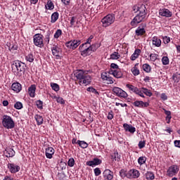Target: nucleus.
I'll return each mask as SVG.
<instances>
[{
	"instance_id": "f257e3e1",
	"label": "nucleus",
	"mask_w": 180,
	"mask_h": 180,
	"mask_svg": "<svg viewBox=\"0 0 180 180\" xmlns=\"http://www.w3.org/2000/svg\"><path fill=\"white\" fill-rule=\"evenodd\" d=\"M75 77L77 79L79 80V85L84 84V85H89L92 81V78L91 76L85 74V72L82 70H77L74 73Z\"/></svg>"
},
{
	"instance_id": "f03ea898",
	"label": "nucleus",
	"mask_w": 180,
	"mask_h": 180,
	"mask_svg": "<svg viewBox=\"0 0 180 180\" xmlns=\"http://www.w3.org/2000/svg\"><path fill=\"white\" fill-rule=\"evenodd\" d=\"M11 68L13 72H16L18 77H22V75H25V72H26V65L20 60L13 61L11 65Z\"/></svg>"
},
{
	"instance_id": "7ed1b4c3",
	"label": "nucleus",
	"mask_w": 180,
	"mask_h": 180,
	"mask_svg": "<svg viewBox=\"0 0 180 180\" xmlns=\"http://www.w3.org/2000/svg\"><path fill=\"white\" fill-rule=\"evenodd\" d=\"M2 125L5 129H13L15 127V121L12 119V117L4 115L2 117Z\"/></svg>"
},
{
	"instance_id": "20e7f679",
	"label": "nucleus",
	"mask_w": 180,
	"mask_h": 180,
	"mask_svg": "<svg viewBox=\"0 0 180 180\" xmlns=\"http://www.w3.org/2000/svg\"><path fill=\"white\" fill-rule=\"evenodd\" d=\"M113 22H115V14L113 13L107 15L101 20L103 27H108V26H110Z\"/></svg>"
},
{
	"instance_id": "39448f33",
	"label": "nucleus",
	"mask_w": 180,
	"mask_h": 180,
	"mask_svg": "<svg viewBox=\"0 0 180 180\" xmlns=\"http://www.w3.org/2000/svg\"><path fill=\"white\" fill-rule=\"evenodd\" d=\"M146 17H147V15L139 13L131 21V23H130L131 26H133L134 27L137 26L139 23H141V22H144V20H146Z\"/></svg>"
},
{
	"instance_id": "423d86ee",
	"label": "nucleus",
	"mask_w": 180,
	"mask_h": 180,
	"mask_svg": "<svg viewBox=\"0 0 180 180\" xmlns=\"http://www.w3.org/2000/svg\"><path fill=\"white\" fill-rule=\"evenodd\" d=\"M34 46H37V47H39V49L44 47V41H43V34H36L34 36Z\"/></svg>"
},
{
	"instance_id": "0eeeda50",
	"label": "nucleus",
	"mask_w": 180,
	"mask_h": 180,
	"mask_svg": "<svg viewBox=\"0 0 180 180\" xmlns=\"http://www.w3.org/2000/svg\"><path fill=\"white\" fill-rule=\"evenodd\" d=\"M112 92L114 94H115V95L117 96H119V98H127V96H129V95L127 94V93L126 91H124L123 89L119 88V87H113L112 88Z\"/></svg>"
},
{
	"instance_id": "6e6552de",
	"label": "nucleus",
	"mask_w": 180,
	"mask_h": 180,
	"mask_svg": "<svg viewBox=\"0 0 180 180\" xmlns=\"http://www.w3.org/2000/svg\"><path fill=\"white\" fill-rule=\"evenodd\" d=\"M179 171V168H178V166L173 165L170 166L167 171V176H170L172 178V176H174V175H176Z\"/></svg>"
},
{
	"instance_id": "1a4fd4ad",
	"label": "nucleus",
	"mask_w": 180,
	"mask_h": 180,
	"mask_svg": "<svg viewBox=\"0 0 180 180\" xmlns=\"http://www.w3.org/2000/svg\"><path fill=\"white\" fill-rule=\"evenodd\" d=\"M126 86L127 88H128V89H129V91H131V92H134V94H136V95H139L141 98H145L144 94H143V91H141V90H139V88L129 84H127Z\"/></svg>"
},
{
	"instance_id": "9d476101",
	"label": "nucleus",
	"mask_w": 180,
	"mask_h": 180,
	"mask_svg": "<svg viewBox=\"0 0 180 180\" xmlns=\"http://www.w3.org/2000/svg\"><path fill=\"white\" fill-rule=\"evenodd\" d=\"M79 50L82 57H88V56H91V54H92V50H91V46L89 45L88 48L82 49V47H79Z\"/></svg>"
},
{
	"instance_id": "9b49d317",
	"label": "nucleus",
	"mask_w": 180,
	"mask_h": 180,
	"mask_svg": "<svg viewBox=\"0 0 180 180\" xmlns=\"http://www.w3.org/2000/svg\"><path fill=\"white\" fill-rule=\"evenodd\" d=\"M8 168L11 174H16L20 171V167L14 163H8Z\"/></svg>"
},
{
	"instance_id": "f8f14e48",
	"label": "nucleus",
	"mask_w": 180,
	"mask_h": 180,
	"mask_svg": "<svg viewBox=\"0 0 180 180\" xmlns=\"http://www.w3.org/2000/svg\"><path fill=\"white\" fill-rule=\"evenodd\" d=\"M103 176L104 180H112L113 179V172L110 171L109 169H106L103 172Z\"/></svg>"
},
{
	"instance_id": "ddd939ff",
	"label": "nucleus",
	"mask_w": 180,
	"mask_h": 180,
	"mask_svg": "<svg viewBox=\"0 0 180 180\" xmlns=\"http://www.w3.org/2000/svg\"><path fill=\"white\" fill-rule=\"evenodd\" d=\"M127 176V178L132 176V178L137 179L140 176V172L136 169H132L128 172Z\"/></svg>"
},
{
	"instance_id": "4468645a",
	"label": "nucleus",
	"mask_w": 180,
	"mask_h": 180,
	"mask_svg": "<svg viewBox=\"0 0 180 180\" xmlns=\"http://www.w3.org/2000/svg\"><path fill=\"white\" fill-rule=\"evenodd\" d=\"M51 51H52L53 56H56L57 60L60 58V54H61V53L63 52L61 49H60V47L56 45H53V46L51 48Z\"/></svg>"
},
{
	"instance_id": "2eb2a0df",
	"label": "nucleus",
	"mask_w": 180,
	"mask_h": 180,
	"mask_svg": "<svg viewBox=\"0 0 180 180\" xmlns=\"http://www.w3.org/2000/svg\"><path fill=\"white\" fill-rule=\"evenodd\" d=\"M132 105L136 108H148L150 106L148 102H143V101H136L132 103Z\"/></svg>"
},
{
	"instance_id": "dca6fc26",
	"label": "nucleus",
	"mask_w": 180,
	"mask_h": 180,
	"mask_svg": "<svg viewBox=\"0 0 180 180\" xmlns=\"http://www.w3.org/2000/svg\"><path fill=\"white\" fill-rule=\"evenodd\" d=\"M86 164L88 165V167H96V165H100V164H102V160L98 158H96L93 160L86 162Z\"/></svg>"
},
{
	"instance_id": "f3484780",
	"label": "nucleus",
	"mask_w": 180,
	"mask_h": 180,
	"mask_svg": "<svg viewBox=\"0 0 180 180\" xmlns=\"http://www.w3.org/2000/svg\"><path fill=\"white\" fill-rule=\"evenodd\" d=\"M159 15H160V16H164L165 18H171V16H172V12L169 9L162 8L159 11Z\"/></svg>"
},
{
	"instance_id": "a211bd4d",
	"label": "nucleus",
	"mask_w": 180,
	"mask_h": 180,
	"mask_svg": "<svg viewBox=\"0 0 180 180\" xmlns=\"http://www.w3.org/2000/svg\"><path fill=\"white\" fill-rule=\"evenodd\" d=\"M55 151L56 150H54V148H53V147H48L47 148H46L45 155L46 158L51 160V158H53V155H54Z\"/></svg>"
},
{
	"instance_id": "6ab92c4d",
	"label": "nucleus",
	"mask_w": 180,
	"mask_h": 180,
	"mask_svg": "<svg viewBox=\"0 0 180 180\" xmlns=\"http://www.w3.org/2000/svg\"><path fill=\"white\" fill-rule=\"evenodd\" d=\"M124 129L125 131H129V133H131V134H134L136 132V127H133L131 124H129L127 123H124L123 124Z\"/></svg>"
},
{
	"instance_id": "aec40b11",
	"label": "nucleus",
	"mask_w": 180,
	"mask_h": 180,
	"mask_svg": "<svg viewBox=\"0 0 180 180\" xmlns=\"http://www.w3.org/2000/svg\"><path fill=\"white\" fill-rule=\"evenodd\" d=\"M11 89L14 91V92L19 94V92L22 91V84L19 82L13 83L11 85Z\"/></svg>"
},
{
	"instance_id": "412c9836",
	"label": "nucleus",
	"mask_w": 180,
	"mask_h": 180,
	"mask_svg": "<svg viewBox=\"0 0 180 180\" xmlns=\"http://www.w3.org/2000/svg\"><path fill=\"white\" fill-rule=\"evenodd\" d=\"M4 154L6 157H7V158H11L12 157H15V150H13V149L8 148L5 150Z\"/></svg>"
},
{
	"instance_id": "4be33fe9",
	"label": "nucleus",
	"mask_w": 180,
	"mask_h": 180,
	"mask_svg": "<svg viewBox=\"0 0 180 180\" xmlns=\"http://www.w3.org/2000/svg\"><path fill=\"white\" fill-rule=\"evenodd\" d=\"M28 94L31 98H34L36 94V85L32 84L28 88Z\"/></svg>"
},
{
	"instance_id": "5701e85b",
	"label": "nucleus",
	"mask_w": 180,
	"mask_h": 180,
	"mask_svg": "<svg viewBox=\"0 0 180 180\" xmlns=\"http://www.w3.org/2000/svg\"><path fill=\"white\" fill-rule=\"evenodd\" d=\"M152 44L155 47H161V39L158 37H153L152 38Z\"/></svg>"
},
{
	"instance_id": "b1692460",
	"label": "nucleus",
	"mask_w": 180,
	"mask_h": 180,
	"mask_svg": "<svg viewBox=\"0 0 180 180\" xmlns=\"http://www.w3.org/2000/svg\"><path fill=\"white\" fill-rule=\"evenodd\" d=\"M109 74L113 75L115 78H122L123 77V73L120 70H111Z\"/></svg>"
},
{
	"instance_id": "393cba45",
	"label": "nucleus",
	"mask_w": 180,
	"mask_h": 180,
	"mask_svg": "<svg viewBox=\"0 0 180 180\" xmlns=\"http://www.w3.org/2000/svg\"><path fill=\"white\" fill-rule=\"evenodd\" d=\"M136 36H143V34H145L146 30L143 27H138V28L135 31Z\"/></svg>"
},
{
	"instance_id": "a878e982",
	"label": "nucleus",
	"mask_w": 180,
	"mask_h": 180,
	"mask_svg": "<svg viewBox=\"0 0 180 180\" xmlns=\"http://www.w3.org/2000/svg\"><path fill=\"white\" fill-rule=\"evenodd\" d=\"M34 119L38 126H41V124H43V122H44V120H43V117L39 115H36Z\"/></svg>"
},
{
	"instance_id": "bb28decb",
	"label": "nucleus",
	"mask_w": 180,
	"mask_h": 180,
	"mask_svg": "<svg viewBox=\"0 0 180 180\" xmlns=\"http://www.w3.org/2000/svg\"><path fill=\"white\" fill-rule=\"evenodd\" d=\"M139 13H142L143 15H147V8L146 7V4H141L139 7Z\"/></svg>"
},
{
	"instance_id": "cd10ccee",
	"label": "nucleus",
	"mask_w": 180,
	"mask_h": 180,
	"mask_svg": "<svg viewBox=\"0 0 180 180\" xmlns=\"http://www.w3.org/2000/svg\"><path fill=\"white\" fill-rule=\"evenodd\" d=\"M146 179L147 180H153L155 179V176L153 172H147L145 174Z\"/></svg>"
},
{
	"instance_id": "c85d7f7f",
	"label": "nucleus",
	"mask_w": 180,
	"mask_h": 180,
	"mask_svg": "<svg viewBox=\"0 0 180 180\" xmlns=\"http://www.w3.org/2000/svg\"><path fill=\"white\" fill-rule=\"evenodd\" d=\"M58 16L59 14L58 12H55L51 15V23H56V22H57V20H58Z\"/></svg>"
},
{
	"instance_id": "c756f323",
	"label": "nucleus",
	"mask_w": 180,
	"mask_h": 180,
	"mask_svg": "<svg viewBox=\"0 0 180 180\" xmlns=\"http://www.w3.org/2000/svg\"><path fill=\"white\" fill-rule=\"evenodd\" d=\"M111 160L112 161H120V155H119V153L115 152L111 155Z\"/></svg>"
},
{
	"instance_id": "7c9ffc66",
	"label": "nucleus",
	"mask_w": 180,
	"mask_h": 180,
	"mask_svg": "<svg viewBox=\"0 0 180 180\" xmlns=\"http://www.w3.org/2000/svg\"><path fill=\"white\" fill-rule=\"evenodd\" d=\"M141 89H142L141 91L142 94H145L146 96H149V97L153 96V93H151V91H150L148 89L142 87Z\"/></svg>"
},
{
	"instance_id": "2f4dec72",
	"label": "nucleus",
	"mask_w": 180,
	"mask_h": 180,
	"mask_svg": "<svg viewBox=\"0 0 180 180\" xmlns=\"http://www.w3.org/2000/svg\"><path fill=\"white\" fill-rule=\"evenodd\" d=\"M89 46H90V49L93 53V52L96 51V50H98V49H99V47H101V43H96L92 45L90 44Z\"/></svg>"
},
{
	"instance_id": "473e14b6",
	"label": "nucleus",
	"mask_w": 180,
	"mask_h": 180,
	"mask_svg": "<svg viewBox=\"0 0 180 180\" xmlns=\"http://www.w3.org/2000/svg\"><path fill=\"white\" fill-rule=\"evenodd\" d=\"M137 65H139V63H136L135 66L131 69V72L135 76L139 75L140 74V70L137 69Z\"/></svg>"
},
{
	"instance_id": "72a5a7b5",
	"label": "nucleus",
	"mask_w": 180,
	"mask_h": 180,
	"mask_svg": "<svg viewBox=\"0 0 180 180\" xmlns=\"http://www.w3.org/2000/svg\"><path fill=\"white\" fill-rule=\"evenodd\" d=\"M25 60L29 63H33V61H34V56H33L32 53H30L25 56Z\"/></svg>"
},
{
	"instance_id": "f704fd0d",
	"label": "nucleus",
	"mask_w": 180,
	"mask_h": 180,
	"mask_svg": "<svg viewBox=\"0 0 180 180\" xmlns=\"http://www.w3.org/2000/svg\"><path fill=\"white\" fill-rule=\"evenodd\" d=\"M77 143L81 148H88V143H86V142H85L84 141L78 140Z\"/></svg>"
},
{
	"instance_id": "c9c22d12",
	"label": "nucleus",
	"mask_w": 180,
	"mask_h": 180,
	"mask_svg": "<svg viewBox=\"0 0 180 180\" xmlns=\"http://www.w3.org/2000/svg\"><path fill=\"white\" fill-rule=\"evenodd\" d=\"M72 43L73 44V50H75L79 44H81V40L79 39H74L72 41Z\"/></svg>"
},
{
	"instance_id": "e433bc0d",
	"label": "nucleus",
	"mask_w": 180,
	"mask_h": 180,
	"mask_svg": "<svg viewBox=\"0 0 180 180\" xmlns=\"http://www.w3.org/2000/svg\"><path fill=\"white\" fill-rule=\"evenodd\" d=\"M111 60H119L120 58V55L118 52H114L110 55Z\"/></svg>"
},
{
	"instance_id": "4c0bfd02",
	"label": "nucleus",
	"mask_w": 180,
	"mask_h": 180,
	"mask_svg": "<svg viewBox=\"0 0 180 180\" xmlns=\"http://www.w3.org/2000/svg\"><path fill=\"white\" fill-rule=\"evenodd\" d=\"M46 9H54V4H53V2H51V0H49L47 1L46 5L45 6Z\"/></svg>"
},
{
	"instance_id": "58836bf2",
	"label": "nucleus",
	"mask_w": 180,
	"mask_h": 180,
	"mask_svg": "<svg viewBox=\"0 0 180 180\" xmlns=\"http://www.w3.org/2000/svg\"><path fill=\"white\" fill-rule=\"evenodd\" d=\"M51 86L56 92H58V91H60V86L57 83H51Z\"/></svg>"
},
{
	"instance_id": "ea45409f",
	"label": "nucleus",
	"mask_w": 180,
	"mask_h": 180,
	"mask_svg": "<svg viewBox=\"0 0 180 180\" xmlns=\"http://www.w3.org/2000/svg\"><path fill=\"white\" fill-rule=\"evenodd\" d=\"M87 92H91L92 94H95V95H99V92L96 90V89L93 88L92 86L88 87L86 89Z\"/></svg>"
},
{
	"instance_id": "a19ab883",
	"label": "nucleus",
	"mask_w": 180,
	"mask_h": 180,
	"mask_svg": "<svg viewBox=\"0 0 180 180\" xmlns=\"http://www.w3.org/2000/svg\"><path fill=\"white\" fill-rule=\"evenodd\" d=\"M142 68L146 72H150V71H151V66L147 63L143 64Z\"/></svg>"
},
{
	"instance_id": "79ce46f5",
	"label": "nucleus",
	"mask_w": 180,
	"mask_h": 180,
	"mask_svg": "<svg viewBox=\"0 0 180 180\" xmlns=\"http://www.w3.org/2000/svg\"><path fill=\"white\" fill-rule=\"evenodd\" d=\"M146 161H147L146 157H140L138 159V164H139V165H143V164H146Z\"/></svg>"
},
{
	"instance_id": "37998d69",
	"label": "nucleus",
	"mask_w": 180,
	"mask_h": 180,
	"mask_svg": "<svg viewBox=\"0 0 180 180\" xmlns=\"http://www.w3.org/2000/svg\"><path fill=\"white\" fill-rule=\"evenodd\" d=\"M163 65H168L169 64V59L167 56H163L162 58Z\"/></svg>"
},
{
	"instance_id": "c03bdc74",
	"label": "nucleus",
	"mask_w": 180,
	"mask_h": 180,
	"mask_svg": "<svg viewBox=\"0 0 180 180\" xmlns=\"http://www.w3.org/2000/svg\"><path fill=\"white\" fill-rule=\"evenodd\" d=\"M14 108L15 109L20 110L23 108V104H22L21 102L18 101L14 104Z\"/></svg>"
},
{
	"instance_id": "a18cd8bd",
	"label": "nucleus",
	"mask_w": 180,
	"mask_h": 180,
	"mask_svg": "<svg viewBox=\"0 0 180 180\" xmlns=\"http://www.w3.org/2000/svg\"><path fill=\"white\" fill-rule=\"evenodd\" d=\"M36 105H37V108H38V109H43V101H41V100H37L36 101Z\"/></svg>"
},
{
	"instance_id": "49530a36",
	"label": "nucleus",
	"mask_w": 180,
	"mask_h": 180,
	"mask_svg": "<svg viewBox=\"0 0 180 180\" xmlns=\"http://www.w3.org/2000/svg\"><path fill=\"white\" fill-rule=\"evenodd\" d=\"M61 34H63V31L61 30H57L56 32L54 34V38L55 39H58V37H60V36H61Z\"/></svg>"
},
{
	"instance_id": "de8ad7c7",
	"label": "nucleus",
	"mask_w": 180,
	"mask_h": 180,
	"mask_svg": "<svg viewBox=\"0 0 180 180\" xmlns=\"http://www.w3.org/2000/svg\"><path fill=\"white\" fill-rule=\"evenodd\" d=\"M8 49L10 50V51H15L18 50V45L11 44L8 46Z\"/></svg>"
},
{
	"instance_id": "09e8293b",
	"label": "nucleus",
	"mask_w": 180,
	"mask_h": 180,
	"mask_svg": "<svg viewBox=\"0 0 180 180\" xmlns=\"http://www.w3.org/2000/svg\"><path fill=\"white\" fill-rule=\"evenodd\" d=\"M75 165V160H74V158H71L70 159H69L68 162V165L69 167H73Z\"/></svg>"
},
{
	"instance_id": "8fccbe9b",
	"label": "nucleus",
	"mask_w": 180,
	"mask_h": 180,
	"mask_svg": "<svg viewBox=\"0 0 180 180\" xmlns=\"http://www.w3.org/2000/svg\"><path fill=\"white\" fill-rule=\"evenodd\" d=\"M65 46L66 47H68V49H72V50H74V45L72 44V41L66 42Z\"/></svg>"
},
{
	"instance_id": "3c124183",
	"label": "nucleus",
	"mask_w": 180,
	"mask_h": 180,
	"mask_svg": "<svg viewBox=\"0 0 180 180\" xmlns=\"http://www.w3.org/2000/svg\"><path fill=\"white\" fill-rule=\"evenodd\" d=\"M139 148H144L146 147V141H141L138 144Z\"/></svg>"
},
{
	"instance_id": "603ef678",
	"label": "nucleus",
	"mask_w": 180,
	"mask_h": 180,
	"mask_svg": "<svg viewBox=\"0 0 180 180\" xmlns=\"http://www.w3.org/2000/svg\"><path fill=\"white\" fill-rule=\"evenodd\" d=\"M150 57L151 61H155V60H157V58L158 57V55L155 53H150Z\"/></svg>"
},
{
	"instance_id": "864d4df0",
	"label": "nucleus",
	"mask_w": 180,
	"mask_h": 180,
	"mask_svg": "<svg viewBox=\"0 0 180 180\" xmlns=\"http://www.w3.org/2000/svg\"><path fill=\"white\" fill-rule=\"evenodd\" d=\"M56 101L58 102V103H60L61 105H64V103H65V101H64V98H63V97H58L56 98Z\"/></svg>"
},
{
	"instance_id": "5fc2aeb1",
	"label": "nucleus",
	"mask_w": 180,
	"mask_h": 180,
	"mask_svg": "<svg viewBox=\"0 0 180 180\" xmlns=\"http://www.w3.org/2000/svg\"><path fill=\"white\" fill-rule=\"evenodd\" d=\"M120 175L121 178H125V176H127V174H126V171L123 169L120 171Z\"/></svg>"
},
{
	"instance_id": "6e6d98bb",
	"label": "nucleus",
	"mask_w": 180,
	"mask_h": 180,
	"mask_svg": "<svg viewBox=\"0 0 180 180\" xmlns=\"http://www.w3.org/2000/svg\"><path fill=\"white\" fill-rule=\"evenodd\" d=\"M94 174L96 176H99V175L101 174V169L98 167L94 169Z\"/></svg>"
},
{
	"instance_id": "4d7b16f0",
	"label": "nucleus",
	"mask_w": 180,
	"mask_h": 180,
	"mask_svg": "<svg viewBox=\"0 0 180 180\" xmlns=\"http://www.w3.org/2000/svg\"><path fill=\"white\" fill-rule=\"evenodd\" d=\"M170 41H171V38L168 37H163V43L165 44H168V43H169Z\"/></svg>"
},
{
	"instance_id": "13d9d810",
	"label": "nucleus",
	"mask_w": 180,
	"mask_h": 180,
	"mask_svg": "<svg viewBox=\"0 0 180 180\" xmlns=\"http://www.w3.org/2000/svg\"><path fill=\"white\" fill-rule=\"evenodd\" d=\"M75 19H77V17L72 16L70 20V27H72L74 25H75Z\"/></svg>"
},
{
	"instance_id": "bf43d9fd",
	"label": "nucleus",
	"mask_w": 180,
	"mask_h": 180,
	"mask_svg": "<svg viewBox=\"0 0 180 180\" xmlns=\"http://www.w3.org/2000/svg\"><path fill=\"white\" fill-rule=\"evenodd\" d=\"M108 77H109V75L107 72H104L101 74V79L103 81H105V79H107Z\"/></svg>"
},
{
	"instance_id": "052dcab7",
	"label": "nucleus",
	"mask_w": 180,
	"mask_h": 180,
	"mask_svg": "<svg viewBox=\"0 0 180 180\" xmlns=\"http://www.w3.org/2000/svg\"><path fill=\"white\" fill-rule=\"evenodd\" d=\"M44 41L45 43H46V44H49L50 43V34L46 35Z\"/></svg>"
},
{
	"instance_id": "680f3d73",
	"label": "nucleus",
	"mask_w": 180,
	"mask_h": 180,
	"mask_svg": "<svg viewBox=\"0 0 180 180\" xmlns=\"http://www.w3.org/2000/svg\"><path fill=\"white\" fill-rule=\"evenodd\" d=\"M108 120H112V119H113V111L111 110L108 112Z\"/></svg>"
},
{
	"instance_id": "e2e57ef3",
	"label": "nucleus",
	"mask_w": 180,
	"mask_h": 180,
	"mask_svg": "<svg viewBox=\"0 0 180 180\" xmlns=\"http://www.w3.org/2000/svg\"><path fill=\"white\" fill-rule=\"evenodd\" d=\"M105 81H107L108 84H113V78H112V77L108 76Z\"/></svg>"
},
{
	"instance_id": "0e129e2a",
	"label": "nucleus",
	"mask_w": 180,
	"mask_h": 180,
	"mask_svg": "<svg viewBox=\"0 0 180 180\" xmlns=\"http://www.w3.org/2000/svg\"><path fill=\"white\" fill-rule=\"evenodd\" d=\"M136 58H139V55L134 53L131 56V61H134V60H136Z\"/></svg>"
},
{
	"instance_id": "69168bd1",
	"label": "nucleus",
	"mask_w": 180,
	"mask_h": 180,
	"mask_svg": "<svg viewBox=\"0 0 180 180\" xmlns=\"http://www.w3.org/2000/svg\"><path fill=\"white\" fill-rule=\"evenodd\" d=\"M110 68L113 70H117L119 68V65H117L116 63H111Z\"/></svg>"
},
{
	"instance_id": "338daca9",
	"label": "nucleus",
	"mask_w": 180,
	"mask_h": 180,
	"mask_svg": "<svg viewBox=\"0 0 180 180\" xmlns=\"http://www.w3.org/2000/svg\"><path fill=\"white\" fill-rule=\"evenodd\" d=\"M174 144L175 147H177L178 148H180V140L174 141Z\"/></svg>"
},
{
	"instance_id": "774afa93",
	"label": "nucleus",
	"mask_w": 180,
	"mask_h": 180,
	"mask_svg": "<svg viewBox=\"0 0 180 180\" xmlns=\"http://www.w3.org/2000/svg\"><path fill=\"white\" fill-rule=\"evenodd\" d=\"M92 39H94V37H93V35H91V36L87 39L86 43L87 44L91 45V42L92 41Z\"/></svg>"
}]
</instances>
